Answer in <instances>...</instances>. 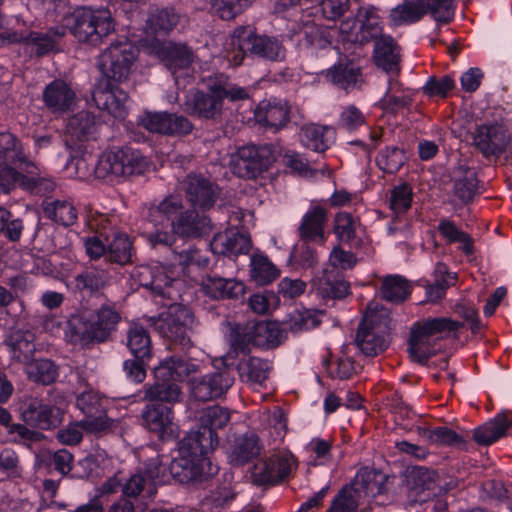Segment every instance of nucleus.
<instances>
[{"instance_id":"nucleus-20","label":"nucleus","mask_w":512,"mask_h":512,"mask_svg":"<svg viewBox=\"0 0 512 512\" xmlns=\"http://www.w3.org/2000/svg\"><path fill=\"white\" fill-rule=\"evenodd\" d=\"M141 124L149 132L171 136H185L194 129L193 123L187 117L168 112L146 113Z\"/></svg>"},{"instance_id":"nucleus-36","label":"nucleus","mask_w":512,"mask_h":512,"mask_svg":"<svg viewBox=\"0 0 512 512\" xmlns=\"http://www.w3.org/2000/svg\"><path fill=\"white\" fill-rule=\"evenodd\" d=\"M11 357L21 363H28L35 353V334L30 330L17 329L5 339Z\"/></svg>"},{"instance_id":"nucleus-16","label":"nucleus","mask_w":512,"mask_h":512,"mask_svg":"<svg viewBox=\"0 0 512 512\" xmlns=\"http://www.w3.org/2000/svg\"><path fill=\"white\" fill-rule=\"evenodd\" d=\"M450 203L465 206L471 203L479 193V180L474 168L458 164L450 172Z\"/></svg>"},{"instance_id":"nucleus-28","label":"nucleus","mask_w":512,"mask_h":512,"mask_svg":"<svg viewBox=\"0 0 512 512\" xmlns=\"http://www.w3.org/2000/svg\"><path fill=\"white\" fill-rule=\"evenodd\" d=\"M159 473V467L151 463L147 469L131 474L123 482V495L127 498H137L145 492L152 497L156 493L154 479L159 476Z\"/></svg>"},{"instance_id":"nucleus-9","label":"nucleus","mask_w":512,"mask_h":512,"mask_svg":"<svg viewBox=\"0 0 512 512\" xmlns=\"http://www.w3.org/2000/svg\"><path fill=\"white\" fill-rule=\"evenodd\" d=\"M389 317L384 312L367 310L360 323L355 343L363 355L375 357L384 352L388 345Z\"/></svg>"},{"instance_id":"nucleus-46","label":"nucleus","mask_w":512,"mask_h":512,"mask_svg":"<svg viewBox=\"0 0 512 512\" xmlns=\"http://www.w3.org/2000/svg\"><path fill=\"white\" fill-rule=\"evenodd\" d=\"M135 249L131 239L126 234H115L108 243L107 262L124 266L133 262Z\"/></svg>"},{"instance_id":"nucleus-34","label":"nucleus","mask_w":512,"mask_h":512,"mask_svg":"<svg viewBox=\"0 0 512 512\" xmlns=\"http://www.w3.org/2000/svg\"><path fill=\"white\" fill-rule=\"evenodd\" d=\"M262 450V444L257 434L245 433L236 438L229 454L230 463L241 467L257 458Z\"/></svg>"},{"instance_id":"nucleus-42","label":"nucleus","mask_w":512,"mask_h":512,"mask_svg":"<svg viewBox=\"0 0 512 512\" xmlns=\"http://www.w3.org/2000/svg\"><path fill=\"white\" fill-rule=\"evenodd\" d=\"M236 369L241 381L262 384L268 379L271 367L267 360L250 356L241 359Z\"/></svg>"},{"instance_id":"nucleus-10","label":"nucleus","mask_w":512,"mask_h":512,"mask_svg":"<svg viewBox=\"0 0 512 512\" xmlns=\"http://www.w3.org/2000/svg\"><path fill=\"white\" fill-rule=\"evenodd\" d=\"M298 462L289 451H279L256 463L252 471L253 483L258 486H275L289 479Z\"/></svg>"},{"instance_id":"nucleus-62","label":"nucleus","mask_w":512,"mask_h":512,"mask_svg":"<svg viewBox=\"0 0 512 512\" xmlns=\"http://www.w3.org/2000/svg\"><path fill=\"white\" fill-rule=\"evenodd\" d=\"M420 435L430 443L436 445H456L460 447L464 446L466 443L463 436L446 426L423 428L420 431Z\"/></svg>"},{"instance_id":"nucleus-50","label":"nucleus","mask_w":512,"mask_h":512,"mask_svg":"<svg viewBox=\"0 0 512 512\" xmlns=\"http://www.w3.org/2000/svg\"><path fill=\"white\" fill-rule=\"evenodd\" d=\"M437 230L449 244L460 243V249L467 256L474 254V240L468 233L459 229L453 221L440 220Z\"/></svg>"},{"instance_id":"nucleus-31","label":"nucleus","mask_w":512,"mask_h":512,"mask_svg":"<svg viewBox=\"0 0 512 512\" xmlns=\"http://www.w3.org/2000/svg\"><path fill=\"white\" fill-rule=\"evenodd\" d=\"M317 294L324 300L342 299L350 293V284L338 270L325 269L314 283Z\"/></svg>"},{"instance_id":"nucleus-7","label":"nucleus","mask_w":512,"mask_h":512,"mask_svg":"<svg viewBox=\"0 0 512 512\" xmlns=\"http://www.w3.org/2000/svg\"><path fill=\"white\" fill-rule=\"evenodd\" d=\"M148 160L140 151L131 147L104 152L95 166L99 179L121 180L143 174L148 168Z\"/></svg>"},{"instance_id":"nucleus-52","label":"nucleus","mask_w":512,"mask_h":512,"mask_svg":"<svg viewBox=\"0 0 512 512\" xmlns=\"http://www.w3.org/2000/svg\"><path fill=\"white\" fill-rule=\"evenodd\" d=\"M423 17L419 0H406L393 8L389 20L394 26L416 23Z\"/></svg>"},{"instance_id":"nucleus-12","label":"nucleus","mask_w":512,"mask_h":512,"mask_svg":"<svg viewBox=\"0 0 512 512\" xmlns=\"http://www.w3.org/2000/svg\"><path fill=\"white\" fill-rule=\"evenodd\" d=\"M168 469L173 479L181 484L206 482L219 471L218 466L213 465L209 458H192L184 454L174 458Z\"/></svg>"},{"instance_id":"nucleus-33","label":"nucleus","mask_w":512,"mask_h":512,"mask_svg":"<svg viewBox=\"0 0 512 512\" xmlns=\"http://www.w3.org/2000/svg\"><path fill=\"white\" fill-rule=\"evenodd\" d=\"M336 131L331 126L308 124L301 128V143L308 149L323 153L335 141Z\"/></svg>"},{"instance_id":"nucleus-18","label":"nucleus","mask_w":512,"mask_h":512,"mask_svg":"<svg viewBox=\"0 0 512 512\" xmlns=\"http://www.w3.org/2000/svg\"><path fill=\"white\" fill-rule=\"evenodd\" d=\"M143 426L156 434L160 439H171L178 436V426L174 422L172 407L160 403L147 404L142 410Z\"/></svg>"},{"instance_id":"nucleus-38","label":"nucleus","mask_w":512,"mask_h":512,"mask_svg":"<svg viewBox=\"0 0 512 512\" xmlns=\"http://www.w3.org/2000/svg\"><path fill=\"white\" fill-rule=\"evenodd\" d=\"M44 216L53 222L68 227L76 223L78 212L73 202L67 199L46 198L42 203Z\"/></svg>"},{"instance_id":"nucleus-22","label":"nucleus","mask_w":512,"mask_h":512,"mask_svg":"<svg viewBox=\"0 0 512 512\" xmlns=\"http://www.w3.org/2000/svg\"><path fill=\"white\" fill-rule=\"evenodd\" d=\"M101 119L90 111H80L68 119L66 142L76 146L79 142L95 139Z\"/></svg>"},{"instance_id":"nucleus-1","label":"nucleus","mask_w":512,"mask_h":512,"mask_svg":"<svg viewBox=\"0 0 512 512\" xmlns=\"http://www.w3.org/2000/svg\"><path fill=\"white\" fill-rule=\"evenodd\" d=\"M135 60L136 49L126 38L111 43L101 53L99 68L104 77L95 84L92 91V99L99 109L115 117L123 116L129 95L112 81L121 83L128 80Z\"/></svg>"},{"instance_id":"nucleus-2","label":"nucleus","mask_w":512,"mask_h":512,"mask_svg":"<svg viewBox=\"0 0 512 512\" xmlns=\"http://www.w3.org/2000/svg\"><path fill=\"white\" fill-rule=\"evenodd\" d=\"M225 56L230 64L237 67L248 56L270 62L283 61L286 58V49L275 37L258 34L251 26H238L226 44Z\"/></svg>"},{"instance_id":"nucleus-15","label":"nucleus","mask_w":512,"mask_h":512,"mask_svg":"<svg viewBox=\"0 0 512 512\" xmlns=\"http://www.w3.org/2000/svg\"><path fill=\"white\" fill-rule=\"evenodd\" d=\"M152 49L175 80L187 73L195 59L193 50L181 43L157 40L152 44Z\"/></svg>"},{"instance_id":"nucleus-53","label":"nucleus","mask_w":512,"mask_h":512,"mask_svg":"<svg viewBox=\"0 0 512 512\" xmlns=\"http://www.w3.org/2000/svg\"><path fill=\"white\" fill-rule=\"evenodd\" d=\"M361 75L360 68L352 61L340 62L329 69L327 76L343 89L354 87Z\"/></svg>"},{"instance_id":"nucleus-41","label":"nucleus","mask_w":512,"mask_h":512,"mask_svg":"<svg viewBox=\"0 0 512 512\" xmlns=\"http://www.w3.org/2000/svg\"><path fill=\"white\" fill-rule=\"evenodd\" d=\"M512 425V420L507 413L498 414L493 420L476 428L473 439L480 445H490L504 436Z\"/></svg>"},{"instance_id":"nucleus-19","label":"nucleus","mask_w":512,"mask_h":512,"mask_svg":"<svg viewBox=\"0 0 512 512\" xmlns=\"http://www.w3.org/2000/svg\"><path fill=\"white\" fill-rule=\"evenodd\" d=\"M507 133V128L501 123H483L476 126L472 143L484 157H499L505 150Z\"/></svg>"},{"instance_id":"nucleus-48","label":"nucleus","mask_w":512,"mask_h":512,"mask_svg":"<svg viewBox=\"0 0 512 512\" xmlns=\"http://www.w3.org/2000/svg\"><path fill=\"white\" fill-rule=\"evenodd\" d=\"M411 104L412 99L404 93L402 84L396 79H390L388 89L379 102L381 109L386 113L397 114Z\"/></svg>"},{"instance_id":"nucleus-35","label":"nucleus","mask_w":512,"mask_h":512,"mask_svg":"<svg viewBox=\"0 0 512 512\" xmlns=\"http://www.w3.org/2000/svg\"><path fill=\"white\" fill-rule=\"evenodd\" d=\"M198 372L200 365L178 355L164 359L154 370L155 377L163 379L169 376L177 383Z\"/></svg>"},{"instance_id":"nucleus-24","label":"nucleus","mask_w":512,"mask_h":512,"mask_svg":"<svg viewBox=\"0 0 512 512\" xmlns=\"http://www.w3.org/2000/svg\"><path fill=\"white\" fill-rule=\"evenodd\" d=\"M65 35L64 26L51 27L46 32L26 31L25 50L36 57H43L50 52L58 51L59 41Z\"/></svg>"},{"instance_id":"nucleus-49","label":"nucleus","mask_w":512,"mask_h":512,"mask_svg":"<svg viewBox=\"0 0 512 512\" xmlns=\"http://www.w3.org/2000/svg\"><path fill=\"white\" fill-rule=\"evenodd\" d=\"M13 164L0 165V186L8 192L15 187H20L24 190L33 189L36 184L35 173L19 172L17 167ZM38 174V171L36 172Z\"/></svg>"},{"instance_id":"nucleus-44","label":"nucleus","mask_w":512,"mask_h":512,"mask_svg":"<svg viewBox=\"0 0 512 512\" xmlns=\"http://www.w3.org/2000/svg\"><path fill=\"white\" fill-rule=\"evenodd\" d=\"M110 281V273L97 266L87 267L75 277V285L79 291L94 293L104 289Z\"/></svg>"},{"instance_id":"nucleus-37","label":"nucleus","mask_w":512,"mask_h":512,"mask_svg":"<svg viewBox=\"0 0 512 512\" xmlns=\"http://www.w3.org/2000/svg\"><path fill=\"white\" fill-rule=\"evenodd\" d=\"M373 58L376 65L386 72L399 71V47L391 36H382L374 41Z\"/></svg>"},{"instance_id":"nucleus-45","label":"nucleus","mask_w":512,"mask_h":512,"mask_svg":"<svg viewBox=\"0 0 512 512\" xmlns=\"http://www.w3.org/2000/svg\"><path fill=\"white\" fill-rule=\"evenodd\" d=\"M409 281L400 275H388L382 279L380 293L383 299L392 303H402L411 294Z\"/></svg>"},{"instance_id":"nucleus-29","label":"nucleus","mask_w":512,"mask_h":512,"mask_svg":"<svg viewBox=\"0 0 512 512\" xmlns=\"http://www.w3.org/2000/svg\"><path fill=\"white\" fill-rule=\"evenodd\" d=\"M210 247L213 253L219 255L247 254L251 248L250 237L235 230H226L216 234Z\"/></svg>"},{"instance_id":"nucleus-47","label":"nucleus","mask_w":512,"mask_h":512,"mask_svg":"<svg viewBox=\"0 0 512 512\" xmlns=\"http://www.w3.org/2000/svg\"><path fill=\"white\" fill-rule=\"evenodd\" d=\"M126 345L132 356L152 359L153 348L149 332L140 325L129 327L126 334Z\"/></svg>"},{"instance_id":"nucleus-59","label":"nucleus","mask_w":512,"mask_h":512,"mask_svg":"<svg viewBox=\"0 0 512 512\" xmlns=\"http://www.w3.org/2000/svg\"><path fill=\"white\" fill-rule=\"evenodd\" d=\"M358 16L361 19V40L376 41L382 34L380 18L375 7H362L359 9Z\"/></svg>"},{"instance_id":"nucleus-21","label":"nucleus","mask_w":512,"mask_h":512,"mask_svg":"<svg viewBox=\"0 0 512 512\" xmlns=\"http://www.w3.org/2000/svg\"><path fill=\"white\" fill-rule=\"evenodd\" d=\"M13 164L25 173H36L37 164L24 151L20 139L10 132L0 133V165Z\"/></svg>"},{"instance_id":"nucleus-8","label":"nucleus","mask_w":512,"mask_h":512,"mask_svg":"<svg viewBox=\"0 0 512 512\" xmlns=\"http://www.w3.org/2000/svg\"><path fill=\"white\" fill-rule=\"evenodd\" d=\"M274 147L270 144H248L239 147L230 157L234 175L244 179H256L275 162Z\"/></svg>"},{"instance_id":"nucleus-30","label":"nucleus","mask_w":512,"mask_h":512,"mask_svg":"<svg viewBox=\"0 0 512 512\" xmlns=\"http://www.w3.org/2000/svg\"><path fill=\"white\" fill-rule=\"evenodd\" d=\"M75 92L63 80L56 79L49 83L43 91V101L53 112H66L75 101Z\"/></svg>"},{"instance_id":"nucleus-56","label":"nucleus","mask_w":512,"mask_h":512,"mask_svg":"<svg viewBox=\"0 0 512 512\" xmlns=\"http://www.w3.org/2000/svg\"><path fill=\"white\" fill-rule=\"evenodd\" d=\"M178 284H180V281L168 276L163 267H155L151 288L153 293L168 300L176 301L180 297L179 289L176 287Z\"/></svg>"},{"instance_id":"nucleus-63","label":"nucleus","mask_w":512,"mask_h":512,"mask_svg":"<svg viewBox=\"0 0 512 512\" xmlns=\"http://www.w3.org/2000/svg\"><path fill=\"white\" fill-rule=\"evenodd\" d=\"M313 241L300 240L296 243L290 253L289 262L301 268H313L318 263L316 250L311 246Z\"/></svg>"},{"instance_id":"nucleus-39","label":"nucleus","mask_w":512,"mask_h":512,"mask_svg":"<svg viewBox=\"0 0 512 512\" xmlns=\"http://www.w3.org/2000/svg\"><path fill=\"white\" fill-rule=\"evenodd\" d=\"M257 122L265 127L278 131L289 121V109L285 103L262 102L255 111Z\"/></svg>"},{"instance_id":"nucleus-54","label":"nucleus","mask_w":512,"mask_h":512,"mask_svg":"<svg viewBox=\"0 0 512 512\" xmlns=\"http://www.w3.org/2000/svg\"><path fill=\"white\" fill-rule=\"evenodd\" d=\"M212 79L213 90L219 93L222 103L224 99L236 102L246 100L250 97L249 88L232 83L229 77L224 74H217L213 76Z\"/></svg>"},{"instance_id":"nucleus-58","label":"nucleus","mask_w":512,"mask_h":512,"mask_svg":"<svg viewBox=\"0 0 512 512\" xmlns=\"http://www.w3.org/2000/svg\"><path fill=\"white\" fill-rule=\"evenodd\" d=\"M26 364L28 377L34 382L49 385L58 377V368L49 359H37Z\"/></svg>"},{"instance_id":"nucleus-51","label":"nucleus","mask_w":512,"mask_h":512,"mask_svg":"<svg viewBox=\"0 0 512 512\" xmlns=\"http://www.w3.org/2000/svg\"><path fill=\"white\" fill-rule=\"evenodd\" d=\"M280 275L277 267L267 256L255 254L251 257L250 277L258 285H268Z\"/></svg>"},{"instance_id":"nucleus-17","label":"nucleus","mask_w":512,"mask_h":512,"mask_svg":"<svg viewBox=\"0 0 512 512\" xmlns=\"http://www.w3.org/2000/svg\"><path fill=\"white\" fill-rule=\"evenodd\" d=\"M208 92L196 90L186 96L184 110L191 116L205 120H217L222 116L223 103L219 93L213 90V79L207 81Z\"/></svg>"},{"instance_id":"nucleus-5","label":"nucleus","mask_w":512,"mask_h":512,"mask_svg":"<svg viewBox=\"0 0 512 512\" xmlns=\"http://www.w3.org/2000/svg\"><path fill=\"white\" fill-rule=\"evenodd\" d=\"M463 324L447 317L418 321L411 327L408 352L413 361L425 364L436 352L435 336L457 331Z\"/></svg>"},{"instance_id":"nucleus-3","label":"nucleus","mask_w":512,"mask_h":512,"mask_svg":"<svg viewBox=\"0 0 512 512\" xmlns=\"http://www.w3.org/2000/svg\"><path fill=\"white\" fill-rule=\"evenodd\" d=\"M121 321L115 305L103 304L88 318L73 315L68 320L66 337L74 345L83 347L103 343L112 337Z\"/></svg>"},{"instance_id":"nucleus-25","label":"nucleus","mask_w":512,"mask_h":512,"mask_svg":"<svg viewBox=\"0 0 512 512\" xmlns=\"http://www.w3.org/2000/svg\"><path fill=\"white\" fill-rule=\"evenodd\" d=\"M328 221L327 210L316 205L308 210L297 229L300 240L324 244L326 241L325 225Z\"/></svg>"},{"instance_id":"nucleus-11","label":"nucleus","mask_w":512,"mask_h":512,"mask_svg":"<svg viewBox=\"0 0 512 512\" xmlns=\"http://www.w3.org/2000/svg\"><path fill=\"white\" fill-rule=\"evenodd\" d=\"M63 416L62 409L37 397L31 398L20 408L21 425L39 432L58 428Z\"/></svg>"},{"instance_id":"nucleus-4","label":"nucleus","mask_w":512,"mask_h":512,"mask_svg":"<svg viewBox=\"0 0 512 512\" xmlns=\"http://www.w3.org/2000/svg\"><path fill=\"white\" fill-rule=\"evenodd\" d=\"M70 33L81 43L98 46L115 31L114 19L107 9L76 8L65 18Z\"/></svg>"},{"instance_id":"nucleus-6","label":"nucleus","mask_w":512,"mask_h":512,"mask_svg":"<svg viewBox=\"0 0 512 512\" xmlns=\"http://www.w3.org/2000/svg\"><path fill=\"white\" fill-rule=\"evenodd\" d=\"M149 321L153 329L163 338L180 345L182 349L192 346L190 333L193 332L197 321L189 307L176 302L171 303L167 311L157 317H150Z\"/></svg>"},{"instance_id":"nucleus-40","label":"nucleus","mask_w":512,"mask_h":512,"mask_svg":"<svg viewBox=\"0 0 512 512\" xmlns=\"http://www.w3.org/2000/svg\"><path fill=\"white\" fill-rule=\"evenodd\" d=\"M0 425L7 429L8 435L17 444L30 446L46 438L42 432L27 428L26 425H21V423H12L11 413L2 406H0Z\"/></svg>"},{"instance_id":"nucleus-64","label":"nucleus","mask_w":512,"mask_h":512,"mask_svg":"<svg viewBox=\"0 0 512 512\" xmlns=\"http://www.w3.org/2000/svg\"><path fill=\"white\" fill-rule=\"evenodd\" d=\"M361 500L351 487L345 485L334 496L328 512H357Z\"/></svg>"},{"instance_id":"nucleus-61","label":"nucleus","mask_w":512,"mask_h":512,"mask_svg":"<svg viewBox=\"0 0 512 512\" xmlns=\"http://www.w3.org/2000/svg\"><path fill=\"white\" fill-rule=\"evenodd\" d=\"M184 211V204L181 195L170 194L158 204H152L149 208V216L156 218L163 216L167 220L176 219Z\"/></svg>"},{"instance_id":"nucleus-14","label":"nucleus","mask_w":512,"mask_h":512,"mask_svg":"<svg viewBox=\"0 0 512 512\" xmlns=\"http://www.w3.org/2000/svg\"><path fill=\"white\" fill-rule=\"evenodd\" d=\"M233 369H223L190 380L191 396L201 402L218 399L225 395L234 384Z\"/></svg>"},{"instance_id":"nucleus-26","label":"nucleus","mask_w":512,"mask_h":512,"mask_svg":"<svg viewBox=\"0 0 512 512\" xmlns=\"http://www.w3.org/2000/svg\"><path fill=\"white\" fill-rule=\"evenodd\" d=\"M143 389V399L151 403L173 405L183 397L181 386L169 376L163 379L155 377V382L146 384Z\"/></svg>"},{"instance_id":"nucleus-27","label":"nucleus","mask_w":512,"mask_h":512,"mask_svg":"<svg viewBox=\"0 0 512 512\" xmlns=\"http://www.w3.org/2000/svg\"><path fill=\"white\" fill-rule=\"evenodd\" d=\"M210 220L200 215L197 209L184 210L171 221V228L182 239L199 238L209 230Z\"/></svg>"},{"instance_id":"nucleus-23","label":"nucleus","mask_w":512,"mask_h":512,"mask_svg":"<svg viewBox=\"0 0 512 512\" xmlns=\"http://www.w3.org/2000/svg\"><path fill=\"white\" fill-rule=\"evenodd\" d=\"M202 291L214 300L240 299L245 293V286L234 278H224L210 273L202 280Z\"/></svg>"},{"instance_id":"nucleus-60","label":"nucleus","mask_w":512,"mask_h":512,"mask_svg":"<svg viewBox=\"0 0 512 512\" xmlns=\"http://www.w3.org/2000/svg\"><path fill=\"white\" fill-rule=\"evenodd\" d=\"M419 2L423 16L429 14L439 24H447L454 18L453 0H419Z\"/></svg>"},{"instance_id":"nucleus-57","label":"nucleus","mask_w":512,"mask_h":512,"mask_svg":"<svg viewBox=\"0 0 512 512\" xmlns=\"http://www.w3.org/2000/svg\"><path fill=\"white\" fill-rule=\"evenodd\" d=\"M256 347L275 348L283 341V330L277 322H254Z\"/></svg>"},{"instance_id":"nucleus-43","label":"nucleus","mask_w":512,"mask_h":512,"mask_svg":"<svg viewBox=\"0 0 512 512\" xmlns=\"http://www.w3.org/2000/svg\"><path fill=\"white\" fill-rule=\"evenodd\" d=\"M229 343L236 354L250 352L251 346L256 347V331L254 322L247 324H230Z\"/></svg>"},{"instance_id":"nucleus-55","label":"nucleus","mask_w":512,"mask_h":512,"mask_svg":"<svg viewBox=\"0 0 512 512\" xmlns=\"http://www.w3.org/2000/svg\"><path fill=\"white\" fill-rule=\"evenodd\" d=\"M435 281L426 289L428 300L437 302L444 297L448 287L455 284L456 277L448 271L444 263H437L434 270Z\"/></svg>"},{"instance_id":"nucleus-32","label":"nucleus","mask_w":512,"mask_h":512,"mask_svg":"<svg viewBox=\"0 0 512 512\" xmlns=\"http://www.w3.org/2000/svg\"><path fill=\"white\" fill-rule=\"evenodd\" d=\"M406 486L416 494L428 491L427 497L436 495L439 474L437 471L424 466H411L405 472Z\"/></svg>"},{"instance_id":"nucleus-13","label":"nucleus","mask_w":512,"mask_h":512,"mask_svg":"<svg viewBox=\"0 0 512 512\" xmlns=\"http://www.w3.org/2000/svg\"><path fill=\"white\" fill-rule=\"evenodd\" d=\"M179 187L190 206L201 211L210 210L221 194L220 187L202 174L189 173Z\"/></svg>"}]
</instances>
